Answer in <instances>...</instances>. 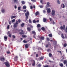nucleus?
Returning a JSON list of instances; mask_svg holds the SVG:
<instances>
[{
    "label": "nucleus",
    "instance_id": "58",
    "mask_svg": "<svg viewBox=\"0 0 67 67\" xmlns=\"http://www.w3.org/2000/svg\"><path fill=\"white\" fill-rule=\"evenodd\" d=\"M43 13H46V11L45 10H43Z\"/></svg>",
    "mask_w": 67,
    "mask_h": 67
},
{
    "label": "nucleus",
    "instance_id": "33",
    "mask_svg": "<svg viewBox=\"0 0 67 67\" xmlns=\"http://www.w3.org/2000/svg\"><path fill=\"white\" fill-rule=\"evenodd\" d=\"M21 26H22V27H23V26H24V24L23 23L21 25Z\"/></svg>",
    "mask_w": 67,
    "mask_h": 67
},
{
    "label": "nucleus",
    "instance_id": "5",
    "mask_svg": "<svg viewBox=\"0 0 67 67\" xmlns=\"http://www.w3.org/2000/svg\"><path fill=\"white\" fill-rule=\"evenodd\" d=\"M5 64L7 67H9L10 65L9 64V62H7L5 63Z\"/></svg>",
    "mask_w": 67,
    "mask_h": 67
},
{
    "label": "nucleus",
    "instance_id": "16",
    "mask_svg": "<svg viewBox=\"0 0 67 67\" xmlns=\"http://www.w3.org/2000/svg\"><path fill=\"white\" fill-rule=\"evenodd\" d=\"M18 60V57L17 56H16L15 57L14 60L15 61H16Z\"/></svg>",
    "mask_w": 67,
    "mask_h": 67
},
{
    "label": "nucleus",
    "instance_id": "20",
    "mask_svg": "<svg viewBox=\"0 0 67 67\" xmlns=\"http://www.w3.org/2000/svg\"><path fill=\"white\" fill-rule=\"evenodd\" d=\"M27 29L28 31H31V28L29 27H27Z\"/></svg>",
    "mask_w": 67,
    "mask_h": 67
},
{
    "label": "nucleus",
    "instance_id": "35",
    "mask_svg": "<svg viewBox=\"0 0 67 67\" xmlns=\"http://www.w3.org/2000/svg\"><path fill=\"white\" fill-rule=\"evenodd\" d=\"M21 3L23 4H24L25 3V2L24 1H21Z\"/></svg>",
    "mask_w": 67,
    "mask_h": 67
},
{
    "label": "nucleus",
    "instance_id": "22",
    "mask_svg": "<svg viewBox=\"0 0 67 67\" xmlns=\"http://www.w3.org/2000/svg\"><path fill=\"white\" fill-rule=\"evenodd\" d=\"M63 63L64 64H66V63H67V60H64V61Z\"/></svg>",
    "mask_w": 67,
    "mask_h": 67
},
{
    "label": "nucleus",
    "instance_id": "3",
    "mask_svg": "<svg viewBox=\"0 0 67 67\" xmlns=\"http://www.w3.org/2000/svg\"><path fill=\"white\" fill-rule=\"evenodd\" d=\"M51 14L52 16H54L55 14V10L53 9L51 11Z\"/></svg>",
    "mask_w": 67,
    "mask_h": 67
},
{
    "label": "nucleus",
    "instance_id": "42",
    "mask_svg": "<svg viewBox=\"0 0 67 67\" xmlns=\"http://www.w3.org/2000/svg\"><path fill=\"white\" fill-rule=\"evenodd\" d=\"M47 52H51V50L50 49H48L47 50Z\"/></svg>",
    "mask_w": 67,
    "mask_h": 67
},
{
    "label": "nucleus",
    "instance_id": "10",
    "mask_svg": "<svg viewBox=\"0 0 67 67\" xmlns=\"http://www.w3.org/2000/svg\"><path fill=\"white\" fill-rule=\"evenodd\" d=\"M19 31H21V32H20L19 33V34H21V35H22V34H23V31L22 30H19Z\"/></svg>",
    "mask_w": 67,
    "mask_h": 67
},
{
    "label": "nucleus",
    "instance_id": "63",
    "mask_svg": "<svg viewBox=\"0 0 67 67\" xmlns=\"http://www.w3.org/2000/svg\"><path fill=\"white\" fill-rule=\"evenodd\" d=\"M48 45L47 44L46 45V47H48Z\"/></svg>",
    "mask_w": 67,
    "mask_h": 67
},
{
    "label": "nucleus",
    "instance_id": "2",
    "mask_svg": "<svg viewBox=\"0 0 67 67\" xmlns=\"http://www.w3.org/2000/svg\"><path fill=\"white\" fill-rule=\"evenodd\" d=\"M18 24H19V22H18V21L16 20L15 23L14 25V28H16V27H17L18 26Z\"/></svg>",
    "mask_w": 67,
    "mask_h": 67
},
{
    "label": "nucleus",
    "instance_id": "52",
    "mask_svg": "<svg viewBox=\"0 0 67 67\" xmlns=\"http://www.w3.org/2000/svg\"><path fill=\"white\" fill-rule=\"evenodd\" d=\"M23 42L24 43H27V41H25V40H24V41H23Z\"/></svg>",
    "mask_w": 67,
    "mask_h": 67
},
{
    "label": "nucleus",
    "instance_id": "59",
    "mask_svg": "<svg viewBox=\"0 0 67 67\" xmlns=\"http://www.w3.org/2000/svg\"><path fill=\"white\" fill-rule=\"evenodd\" d=\"M10 52L9 51H8L7 52V54H10Z\"/></svg>",
    "mask_w": 67,
    "mask_h": 67
},
{
    "label": "nucleus",
    "instance_id": "15",
    "mask_svg": "<svg viewBox=\"0 0 67 67\" xmlns=\"http://www.w3.org/2000/svg\"><path fill=\"white\" fill-rule=\"evenodd\" d=\"M65 5L64 4H62L61 5V7H62L63 8H64L65 7Z\"/></svg>",
    "mask_w": 67,
    "mask_h": 67
},
{
    "label": "nucleus",
    "instance_id": "40",
    "mask_svg": "<svg viewBox=\"0 0 67 67\" xmlns=\"http://www.w3.org/2000/svg\"><path fill=\"white\" fill-rule=\"evenodd\" d=\"M29 23H32V21H31V19H29Z\"/></svg>",
    "mask_w": 67,
    "mask_h": 67
},
{
    "label": "nucleus",
    "instance_id": "11",
    "mask_svg": "<svg viewBox=\"0 0 67 67\" xmlns=\"http://www.w3.org/2000/svg\"><path fill=\"white\" fill-rule=\"evenodd\" d=\"M16 16H11L10 18L12 19L16 18Z\"/></svg>",
    "mask_w": 67,
    "mask_h": 67
},
{
    "label": "nucleus",
    "instance_id": "45",
    "mask_svg": "<svg viewBox=\"0 0 67 67\" xmlns=\"http://www.w3.org/2000/svg\"><path fill=\"white\" fill-rule=\"evenodd\" d=\"M39 7H40L41 8H43V6L42 5H40L39 6Z\"/></svg>",
    "mask_w": 67,
    "mask_h": 67
},
{
    "label": "nucleus",
    "instance_id": "43",
    "mask_svg": "<svg viewBox=\"0 0 67 67\" xmlns=\"http://www.w3.org/2000/svg\"><path fill=\"white\" fill-rule=\"evenodd\" d=\"M9 27H10V26H9V25H8L7 26V28L8 29H9Z\"/></svg>",
    "mask_w": 67,
    "mask_h": 67
},
{
    "label": "nucleus",
    "instance_id": "56",
    "mask_svg": "<svg viewBox=\"0 0 67 67\" xmlns=\"http://www.w3.org/2000/svg\"><path fill=\"white\" fill-rule=\"evenodd\" d=\"M57 52H59L60 53H62V52H61L60 51H57Z\"/></svg>",
    "mask_w": 67,
    "mask_h": 67
},
{
    "label": "nucleus",
    "instance_id": "19",
    "mask_svg": "<svg viewBox=\"0 0 67 67\" xmlns=\"http://www.w3.org/2000/svg\"><path fill=\"white\" fill-rule=\"evenodd\" d=\"M28 47H29V45L27 44H26L25 45V47L26 48H28Z\"/></svg>",
    "mask_w": 67,
    "mask_h": 67
},
{
    "label": "nucleus",
    "instance_id": "36",
    "mask_svg": "<svg viewBox=\"0 0 67 67\" xmlns=\"http://www.w3.org/2000/svg\"><path fill=\"white\" fill-rule=\"evenodd\" d=\"M26 8V6H24L23 7V8L24 9H25Z\"/></svg>",
    "mask_w": 67,
    "mask_h": 67
},
{
    "label": "nucleus",
    "instance_id": "32",
    "mask_svg": "<svg viewBox=\"0 0 67 67\" xmlns=\"http://www.w3.org/2000/svg\"><path fill=\"white\" fill-rule=\"evenodd\" d=\"M15 20L14 19L12 20V23H14V22H15Z\"/></svg>",
    "mask_w": 67,
    "mask_h": 67
},
{
    "label": "nucleus",
    "instance_id": "31",
    "mask_svg": "<svg viewBox=\"0 0 67 67\" xmlns=\"http://www.w3.org/2000/svg\"><path fill=\"white\" fill-rule=\"evenodd\" d=\"M41 29L42 31H44L45 30V28L44 27H42L41 28Z\"/></svg>",
    "mask_w": 67,
    "mask_h": 67
},
{
    "label": "nucleus",
    "instance_id": "48",
    "mask_svg": "<svg viewBox=\"0 0 67 67\" xmlns=\"http://www.w3.org/2000/svg\"><path fill=\"white\" fill-rule=\"evenodd\" d=\"M40 2L41 3L43 4V0H40Z\"/></svg>",
    "mask_w": 67,
    "mask_h": 67
},
{
    "label": "nucleus",
    "instance_id": "17",
    "mask_svg": "<svg viewBox=\"0 0 67 67\" xmlns=\"http://www.w3.org/2000/svg\"><path fill=\"white\" fill-rule=\"evenodd\" d=\"M47 7H49L50 5H49V3L48 2L47 4Z\"/></svg>",
    "mask_w": 67,
    "mask_h": 67
},
{
    "label": "nucleus",
    "instance_id": "13",
    "mask_svg": "<svg viewBox=\"0 0 67 67\" xmlns=\"http://www.w3.org/2000/svg\"><path fill=\"white\" fill-rule=\"evenodd\" d=\"M4 40L5 41H7L8 38L6 36H4Z\"/></svg>",
    "mask_w": 67,
    "mask_h": 67
},
{
    "label": "nucleus",
    "instance_id": "29",
    "mask_svg": "<svg viewBox=\"0 0 67 67\" xmlns=\"http://www.w3.org/2000/svg\"><path fill=\"white\" fill-rule=\"evenodd\" d=\"M48 36H49V37H52V34H49L48 35Z\"/></svg>",
    "mask_w": 67,
    "mask_h": 67
},
{
    "label": "nucleus",
    "instance_id": "12",
    "mask_svg": "<svg viewBox=\"0 0 67 67\" xmlns=\"http://www.w3.org/2000/svg\"><path fill=\"white\" fill-rule=\"evenodd\" d=\"M0 59L1 61L3 62L4 61V58H0Z\"/></svg>",
    "mask_w": 67,
    "mask_h": 67
},
{
    "label": "nucleus",
    "instance_id": "21",
    "mask_svg": "<svg viewBox=\"0 0 67 67\" xmlns=\"http://www.w3.org/2000/svg\"><path fill=\"white\" fill-rule=\"evenodd\" d=\"M61 37L62 38H65V37H64V35L63 34L61 35Z\"/></svg>",
    "mask_w": 67,
    "mask_h": 67
},
{
    "label": "nucleus",
    "instance_id": "30",
    "mask_svg": "<svg viewBox=\"0 0 67 67\" xmlns=\"http://www.w3.org/2000/svg\"><path fill=\"white\" fill-rule=\"evenodd\" d=\"M22 37H23L24 38V37H27V36L25 35H22Z\"/></svg>",
    "mask_w": 67,
    "mask_h": 67
},
{
    "label": "nucleus",
    "instance_id": "46",
    "mask_svg": "<svg viewBox=\"0 0 67 67\" xmlns=\"http://www.w3.org/2000/svg\"><path fill=\"white\" fill-rule=\"evenodd\" d=\"M57 2L58 3V4H60V2H59V0H58L57 1Z\"/></svg>",
    "mask_w": 67,
    "mask_h": 67
},
{
    "label": "nucleus",
    "instance_id": "14",
    "mask_svg": "<svg viewBox=\"0 0 67 67\" xmlns=\"http://www.w3.org/2000/svg\"><path fill=\"white\" fill-rule=\"evenodd\" d=\"M14 3H18V0H14Z\"/></svg>",
    "mask_w": 67,
    "mask_h": 67
},
{
    "label": "nucleus",
    "instance_id": "23",
    "mask_svg": "<svg viewBox=\"0 0 67 67\" xmlns=\"http://www.w3.org/2000/svg\"><path fill=\"white\" fill-rule=\"evenodd\" d=\"M40 39L42 40H44V37H41Z\"/></svg>",
    "mask_w": 67,
    "mask_h": 67
},
{
    "label": "nucleus",
    "instance_id": "18",
    "mask_svg": "<svg viewBox=\"0 0 67 67\" xmlns=\"http://www.w3.org/2000/svg\"><path fill=\"white\" fill-rule=\"evenodd\" d=\"M35 65V61L34 60V63L32 64V66H34Z\"/></svg>",
    "mask_w": 67,
    "mask_h": 67
},
{
    "label": "nucleus",
    "instance_id": "54",
    "mask_svg": "<svg viewBox=\"0 0 67 67\" xmlns=\"http://www.w3.org/2000/svg\"><path fill=\"white\" fill-rule=\"evenodd\" d=\"M47 41H49V38H47Z\"/></svg>",
    "mask_w": 67,
    "mask_h": 67
},
{
    "label": "nucleus",
    "instance_id": "57",
    "mask_svg": "<svg viewBox=\"0 0 67 67\" xmlns=\"http://www.w3.org/2000/svg\"><path fill=\"white\" fill-rule=\"evenodd\" d=\"M65 31L67 32V26H66L65 29Z\"/></svg>",
    "mask_w": 67,
    "mask_h": 67
},
{
    "label": "nucleus",
    "instance_id": "55",
    "mask_svg": "<svg viewBox=\"0 0 67 67\" xmlns=\"http://www.w3.org/2000/svg\"><path fill=\"white\" fill-rule=\"evenodd\" d=\"M30 9H33V7L32 6H30Z\"/></svg>",
    "mask_w": 67,
    "mask_h": 67
},
{
    "label": "nucleus",
    "instance_id": "1",
    "mask_svg": "<svg viewBox=\"0 0 67 67\" xmlns=\"http://www.w3.org/2000/svg\"><path fill=\"white\" fill-rule=\"evenodd\" d=\"M26 17V20H27L29 18V11H27L26 13L25 14Z\"/></svg>",
    "mask_w": 67,
    "mask_h": 67
},
{
    "label": "nucleus",
    "instance_id": "60",
    "mask_svg": "<svg viewBox=\"0 0 67 67\" xmlns=\"http://www.w3.org/2000/svg\"><path fill=\"white\" fill-rule=\"evenodd\" d=\"M12 36L14 38L15 37V36H14V35H13Z\"/></svg>",
    "mask_w": 67,
    "mask_h": 67
},
{
    "label": "nucleus",
    "instance_id": "34",
    "mask_svg": "<svg viewBox=\"0 0 67 67\" xmlns=\"http://www.w3.org/2000/svg\"><path fill=\"white\" fill-rule=\"evenodd\" d=\"M38 67H41L42 66V64H38L37 65Z\"/></svg>",
    "mask_w": 67,
    "mask_h": 67
},
{
    "label": "nucleus",
    "instance_id": "50",
    "mask_svg": "<svg viewBox=\"0 0 67 67\" xmlns=\"http://www.w3.org/2000/svg\"><path fill=\"white\" fill-rule=\"evenodd\" d=\"M49 66L48 65H45L43 67H49Z\"/></svg>",
    "mask_w": 67,
    "mask_h": 67
},
{
    "label": "nucleus",
    "instance_id": "27",
    "mask_svg": "<svg viewBox=\"0 0 67 67\" xmlns=\"http://www.w3.org/2000/svg\"><path fill=\"white\" fill-rule=\"evenodd\" d=\"M57 43V41H56L55 40L54 42V45H56V44Z\"/></svg>",
    "mask_w": 67,
    "mask_h": 67
},
{
    "label": "nucleus",
    "instance_id": "44",
    "mask_svg": "<svg viewBox=\"0 0 67 67\" xmlns=\"http://www.w3.org/2000/svg\"><path fill=\"white\" fill-rule=\"evenodd\" d=\"M53 24L54 25L55 24V22H54V21H53L52 22Z\"/></svg>",
    "mask_w": 67,
    "mask_h": 67
},
{
    "label": "nucleus",
    "instance_id": "4",
    "mask_svg": "<svg viewBox=\"0 0 67 67\" xmlns=\"http://www.w3.org/2000/svg\"><path fill=\"white\" fill-rule=\"evenodd\" d=\"M32 32L33 34H34V35L33 36V37L35 38V39H36V38L35 37V35H36V32L35 31H32Z\"/></svg>",
    "mask_w": 67,
    "mask_h": 67
},
{
    "label": "nucleus",
    "instance_id": "28",
    "mask_svg": "<svg viewBox=\"0 0 67 67\" xmlns=\"http://www.w3.org/2000/svg\"><path fill=\"white\" fill-rule=\"evenodd\" d=\"M38 14H39V13H38V12H36L35 13V14L36 15H38Z\"/></svg>",
    "mask_w": 67,
    "mask_h": 67
},
{
    "label": "nucleus",
    "instance_id": "8",
    "mask_svg": "<svg viewBox=\"0 0 67 67\" xmlns=\"http://www.w3.org/2000/svg\"><path fill=\"white\" fill-rule=\"evenodd\" d=\"M47 12L48 13H51V9L50 8H48L47 9Z\"/></svg>",
    "mask_w": 67,
    "mask_h": 67
},
{
    "label": "nucleus",
    "instance_id": "37",
    "mask_svg": "<svg viewBox=\"0 0 67 67\" xmlns=\"http://www.w3.org/2000/svg\"><path fill=\"white\" fill-rule=\"evenodd\" d=\"M18 22L19 23H20V22H21V19H18Z\"/></svg>",
    "mask_w": 67,
    "mask_h": 67
},
{
    "label": "nucleus",
    "instance_id": "47",
    "mask_svg": "<svg viewBox=\"0 0 67 67\" xmlns=\"http://www.w3.org/2000/svg\"><path fill=\"white\" fill-rule=\"evenodd\" d=\"M44 58L43 57H42L40 58V60H42Z\"/></svg>",
    "mask_w": 67,
    "mask_h": 67
},
{
    "label": "nucleus",
    "instance_id": "38",
    "mask_svg": "<svg viewBox=\"0 0 67 67\" xmlns=\"http://www.w3.org/2000/svg\"><path fill=\"white\" fill-rule=\"evenodd\" d=\"M41 26V25L40 24H38L37 25V27H40Z\"/></svg>",
    "mask_w": 67,
    "mask_h": 67
},
{
    "label": "nucleus",
    "instance_id": "61",
    "mask_svg": "<svg viewBox=\"0 0 67 67\" xmlns=\"http://www.w3.org/2000/svg\"><path fill=\"white\" fill-rule=\"evenodd\" d=\"M50 20L51 21L52 20V19L51 18H50Z\"/></svg>",
    "mask_w": 67,
    "mask_h": 67
},
{
    "label": "nucleus",
    "instance_id": "24",
    "mask_svg": "<svg viewBox=\"0 0 67 67\" xmlns=\"http://www.w3.org/2000/svg\"><path fill=\"white\" fill-rule=\"evenodd\" d=\"M43 21L44 22H45L46 21V19L45 18H44L43 19Z\"/></svg>",
    "mask_w": 67,
    "mask_h": 67
},
{
    "label": "nucleus",
    "instance_id": "6",
    "mask_svg": "<svg viewBox=\"0 0 67 67\" xmlns=\"http://www.w3.org/2000/svg\"><path fill=\"white\" fill-rule=\"evenodd\" d=\"M1 11L3 13H5V10L3 8L2 9Z\"/></svg>",
    "mask_w": 67,
    "mask_h": 67
},
{
    "label": "nucleus",
    "instance_id": "41",
    "mask_svg": "<svg viewBox=\"0 0 67 67\" xmlns=\"http://www.w3.org/2000/svg\"><path fill=\"white\" fill-rule=\"evenodd\" d=\"M64 57H65V55H63V57L62 59L61 60V61H63V59H64Z\"/></svg>",
    "mask_w": 67,
    "mask_h": 67
},
{
    "label": "nucleus",
    "instance_id": "25",
    "mask_svg": "<svg viewBox=\"0 0 67 67\" xmlns=\"http://www.w3.org/2000/svg\"><path fill=\"white\" fill-rule=\"evenodd\" d=\"M52 54L51 53H49V57H52Z\"/></svg>",
    "mask_w": 67,
    "mask_h": 67
},
{
    "label": "nucleus",
    "instance_id": "49",
    "mask_svg": "<svg viewBox=\"0 0 67 67\" xmlns=\"http://www.w3.org/2000/svg\"><path fill=\"white\" fill-rule=\"evenodd\" d=\"M31 1L32 2H36V0H31Z\"/></svg>",
    "mask_w": 67,
    "mask_h": 67
},
{
    "label": "nucleus",
    "instance_id": "7",
    "mask_svg": "<svg viewBox=\"0 0 67 67\" xmlns=\"http://www.w3.org/2000/svg\"><path fill=\"white\" fill-rule=\"evenodd\" d=\"M60 28L61 30H65V25H63V27L61 26Z\"/></svg>",
    "mask_w": 67,
    "mask_h": 67
},
{
    "label": "nucleus",
    "instance_id": "53",
    "mask_svg": "<svg viewBox=\"0 0 67 67\" xmlns=\"http://www.w3.org/2000/svg\"><path fill=\"white\" fill-rule=\"evenodd\" d=\"M33 23H35V22H36V21L35 20H34L33 21Z\"/></svg>",
    "mask_w": 67,
    "mask_h": 67
},
{
    "label": "nucleus",
    "instance_id": "26",
    "mask_svg": "<svg viewBox=\"0 0 67 67\" xmlns=\"http://www.w3.org/2000/svg\"><path fill=\"white\" fill-rule=\"evenodd\" d=\"M59 65L61 67H63V64L62 63L60 64Z\"/></svg>",
    "mask_w": 67,
    "mask_h": 67
},
{
    "label": "nucleus",
    "instance_id": "62",
    "mask_svg": "<svg viewBox=\"0 0 67 67\" xmlns=\"http://www.w3.org/2000/svg\"><path fill=\"white\" fill-rule=\"evenodd\" d=\"M38 30L39 31H41V29H38Z\"/></svg>",
    "mask_w": 67,
    "mask_h": 67
},
{
    "label": "nucleus",
    "instance_id": "64",
    "mask_svg": "<svg viewBox=\"0 0 67 67\" xmlns=\"http://www.w3.org/2000/svg\"><path fill=\"white\" fill-rule=\"evenodd\" d=\"M14 8H15V9H16V8H17L16 6V5L15 6Z\"/></svg>",
    "mask_w": 67,
    "mask_h": 67
},
{
    "label": "nucleus",
    "instance_id": "9",
    "mask_svg": "<svg viewBox=\"0 0 67 67\" xmlns=\"http://www.w3.org/2000/svg\"><path fill=\"white\" fill-rule=\"evenodd\" d=\"M8 35L9 37H11V33H10V31H8V35Z\"/></svg>",
    "mask_w": 67,
    "mask_h": 67
},
{
    "label": "nucleus",
    "instance_id": "51",
    "mask_svg": "<svg viewBox=\"0 0 67 67\" xmlns=\"http://www.w3.org/2000/svg\"><path fill=\"white\" fill-rule=\"evenodd\" d=\"M64 47H66V46H67V44H64Z\"/></svg>",
    "mask_w": 67,
    "mask_h": 67
},
{
    "label": "nucleus",
    "instance_id": "39",
    "mask_svg": "<svg viewBox=\"0 0 67 67\" xmlns=\"http://www.w3.org/2000/svg\"><path fill=\"white\" fill-rule=\"evenodd\" d=\"M18 10H21V7H19L18 8Z\"/></svg>",
    "mask_w": 67,
    "mask_h": 67
}]
</instances>
